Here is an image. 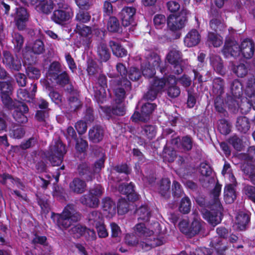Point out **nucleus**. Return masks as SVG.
Listing matches in <instances>:
<instances>
[{
    "label": "nucleus",
    "mask_w": 255,
    "mask_h": 255,
    "mask_svg": "<svg viewBox=\"0 0 255 255\" xmlns=\"http://www.w3.org/2000/svg\"><path fill=\"white\" fill-rule=\"evenodd\" d=\"M221 189V185H216L211 194L213 198L211 208L213 209L211 211H206L204 214L205 218L214 227L219 224L222 220L221 205L219 198Z\"/></svg>",
    "instance_id": "f257e3e1"
},
{
    "label": "nucleus",
    "mask_w": 255,
    "mask_h": 255,
    "mask_svg": "<svg viewBox=\"0 0 255 255\" xmlns=\"http://www.w3.org/2000/svg\"><path fill=\"white\" fill-rule=\"evenodd\" d=\"M57 224L61 229H66L73 223L80 220L81 215L77 212L75 205L70 204L67 205L61 214L56 215Z\"/></svg>",
    "instance_id": "f03ea898"
},
{
    "label": "nucleus",
    "mask_w": 255,
    "mask_h": 255,
    "mask_svg": "<svg viewBox=\"0 0 255 255\" xmlns=\"http://www.w3.org/2000/svg\"><path fill=\"white\" fill-rule=\"evenodd\" d=\"M66 152L65 146L62 141L55 139L45 153V155L53 166H59L61 164Z\"/></svg>",
    "instance_id": "7ed1b4c3"
},
{
    "label": "nucleus",
    "mask_w": 255,
    "mask_h": 255,
    "mask_svg": "<svg viewBox=\"0 0 255 255\" xmlns=\"http://www.w3.org/2000/svg\"><path fill=\"white\" fill-rule=\"evenodd\" d=\"M144 240L145 241L140 240L135 233L128 234L125 237L126 244L131 247H138L144 251H148L152 248L162 245V242L159 240H152V238Z\"/></svg>",
    "instance_id": "20e7f679"
},
{
    "label": "nucleus",
    "mask_w": 255,
    "mask_h": 255,
    "mask_svg": "<svg viewBox=\"0 0 255 255\" xmlns=\"http://www.w3.org/2000/svg\"><path fill=\"white\" fill-rule=\"evenodd\" d=\"M110 85L115 93V101L123 102L126 93L131 88V83L127 79H113L110 81Z\"/></svg>",
    "instance_id": "39448f33"
},
{
    "label": "nucleus",
    "mask_w": 255,
    "mask_h": 255,
    "mask_svg": "<svg viewBox=\"0 0 255 255\" xmlns=\"http://www.w3.org/2000/svg\"><path fill=\"white\" fill-rule=\"evenodd\" d=\"M166 59L173 66L175 74H180L183 70V61L181 51L176 47H171L166 55Z\"/></svg>",
    "instance_id": "423d86ee"
},
{
    "label": "nucleus",
    "mask_w": 255,
    "mask_h": 255,
    "mask_svg": "<svg viewBox=\"0 0 255 255\" xmlns=\"http://www.w3.org/2000/svg\"><path fill=\"white\" fill-rule=\"evenodd\" d=\"M5 107L8 110H14L13 117L18 123L24 124L28 121L26 114L28 113L29 109L25 104L15 100L11 104V106H5Z\"/></svg>",
    "instance_id": "0eeeda50"
},
{
    "label": "nucleus",
    "mask_w": 255,
    "mask_h": 255,
    "mask_svg": "<svg viewBox=\"0 0 255 255\" xmlns=\"http://www.w3.org/2000/svg\"><path fill=\"white\" fill-rule=\"evenodd\" d=\"M187 10L183 9L178 15H170L167 19L169 29L172 31H176L183 28L187 22Z\"/></svg>",
    "instance_id": "6e6552de"
},
{
    "label": "nucleus",
    "mask_w": 255,
    "mask_h": 255,
    "mask_svg": "<svg viewBox=\"0 0 255 255\" xmlns=\"http://www.w3.org/2000/svg\"><path fill=\"white\" fill-rule=\"evenodd\" d=\"M13 90L12 80L0 81V98L4 107L11 106V104L15 101L11 98Z\"/></svg>",
    "instance_id": "1a4fd4ad"
},
{
    "label": "nucleus",
    "mask_w": 255,
    "mask_h": 255,
    "mask_svg": "<svg viewBox=\"0 0 255 255\" xmlns=\"http://www.w3.org/2000/svg\"><path fill=\"white\" fill-rule=\"evenodd\" d=\"M156 105L153 103H146L141 107V113L135 112L131 119L134 122L138 121L146 122L149 120L150 116L155 109Z\"/></svg>",
    "instance_id": "9d476101"
},
{
    "label": "nucleus",
    "mask_w": 255,
    "mask_h": 255,
    "mask_svg": "<svg viewBox=\"0 0 255 255\" xmlns=\"http://www.w3.org/2000/svg\"><path fill=\"white\" fill-rule=\"evenodd\" d=\"M115 103L112 106V107H104L100 106L99 112L103 113L109 119L112 117V115H117L123 116L125 114V108L123 102L115 101Z\"/></svg>",
    "instance_id": "9b49d317"
},
{
    "label": "nucleus",
    "mask_w": 255,
    "mask_h": 255,
    "mask_svg": "<svg viewBox=\"0 0 255 255\" xmlns=\"http://www.w3.org/2000/svg\"><path fill=\"white\" fill-rule=\"evenodd\" d=\"M2 62L11 71H19L21 68L20 59L8 51H3Z\"/></svg>",
    "instance_id": "f8f14e48"
},
{
    "label": "nucleus",
    "mask_w": 255,
    "mask_h": 255,
    "mask_svg": "<svg viewBox=\"0 0 255 255\" xmlns=\"http://www.w3.org/2000/svg\"><path fill=\"white\" fill-rule=\"evenodd\" d=\"M181 232L189 238H192L198 234L201 229V224L197 220H194L189 225L186 222L183 221L179 224Z\"/></svg>",
    "instance_id": "ddd939ff"
},
{
    "label": "nucleus",
    "mask_w": 255,
    "mask_h": 255,
    "mask_svg": "<svg viewBox=\"0 0 255 255\" xmlns=\"http://www.w3.org/2000/svg\"><path fill=\"white\" fill-rule=\"evenodd\" d=\"M72 12L70 7L66 9H55L51 17L52 21L56 23L63 25L71 18Z\"/></svg>",
    "instance_id": "4468645a"
},
{
    "label": "nucleus",
    "mask_w": 255,
    "mask_h": 255,
    "mask_svg": "<svg viewBox=\"0 0 255 255\" xmlns=\"http://www.w3.org/2000/svg\"><path fill=\"white\" fill-rule=\"evenodd\" d=\"M223 53L226 57H237L240 54V47L238 43L231 37L226 38Z\"/></svg>",
    "instance_id": "2eb2a0df"
},
{
    "label": "nucleus",
    "mask_w": 255,
    "mask_h": 255,
    "mask_svg": "<svg viewBox=\"0 0 255 255\" xmlns=\"http://www.w3.org/2000/svg\"><path fill=\"white\" fill-rule=\"evenodd\" d=\"M199 171L203 176V177L200 179L202 186L208 187L209 185L214 181V178L212 176L213 173L212 168L208 164L203 162L199 166Z\"/></svg>",
    "instance_id": "dca6fc26"
},
{
    "label": "nucleus",
    "mask_w": 255,
    "mask_h": 255,
    "mask_svg": "<svg viewBox=\"0 0 255 255\" xmlns=\"http://www.w3.org/2000/svg\"><path fill=\"white\" fill-rule=\"evenodd\" d=\"M240 47V53L245 58L250 59L253 57L255 51V44L252 39H244L241 42Z\"/></svg>",
    "instance_id": "f3484780"
},
{
    "label": "nucleus",
    "mask_w": 255,
    "mask_h": 255,
    "mask_svg": "<svg viewBox=\"0 0 255 255\" xmlns=\"http://www.w3.org/2000/svg\"><path fill=\"white\" fill-rule=\"evenodd\" d=\"M171 143L184 152L191 150L193 147V140L189 135L183 136L181 139L176 137L171 140Z\"/></svg>",
    "instance_id": "a211bd4d"
},
{
    "label": "nucleus",
    "mask_w": 255,
    "mask_h": 255,
    "mask_svg": "<svg viewBox=\"0 0 255 255\" xmlns=\"http://www.w3.org/2000/svg\"><path fill=\"white\" fill-rule=\"evenodd\" d=\"M136 10L132 7H126L123 8L121 12L122 23L124 26L127 27L131 25L134 26V15Z\"/></svg>",
    "instance_id": "6ab92c4d"
},
{
    "label": "nucleus",
    "mask_w": 255,
    "mask_h": 255,
    "mask_svg": "<svg viewBox=\"0 0 255 255\" xmlns=\"http://www.w3.org/2000/svg\"><path fill=\"white\" fill-rule=\"evenodd\" d=\"M96 52L97 59L100 62H106L110 58V51L106 42L103 39L97 42Z\"/></svg>",
    "instance_id": "aec40b11"
},
{
    "label": "nucleus",
    "mask_w": 255,
    "mask_h": 255,
    "mask_svg": "<svg viewBox=\"0 0 255 255\" xmlns=\"http://www.w3.org/2000/svg\"><path fill=\"white\" fill-rule=\"evenodd\" d=\"M118 190L121 193L126 195L128 199L131 202H134L138 199V195L135 192L134 185L131 182L120 184Z\"/></svg>",
    "instance_id": "412c9836"
},
{
    "label": "nucleus",
    "mask_w": 255,
    "mask_h": 255,
    "mask_svg": "<svg viewBox=\"0 0 255 255\" xmlns=\"http://www.w3.org/2000/svg\"><path fill=\"white\" fill-rule=\"evenodd\" d=\"M144 58L145 62L143 63L161 70L160 65L161 61L157 53L152 51L146 50L144 53Z\"/></svg>",
    "instance_id": "4be33fe9"
},
{
    "label": "nucleus",
    "mask_w": 255,
    "mask_h": 255,
    "mask_svg": "<svg viewBox=\"0 0 255 255\" xmlns=\"http://www.w3.org/2000/svg\"><path fill=\"white\" fill-rule=\"evenodd\" d=\"M134 233L140 238V240L144 241V239L152 238V240H158L153 236V232L146 228L144 224H137L134 227Z\"/></svg>",
    "instance_id": "5701e85b"
},
{
    "label": "nucleus",
    "mask_w": 255,
    "mask_h": 255,
    "mask_svg": "<svg viewBox=\"0 0 255 255\" xmlns=\"http://www.w3.org/2000/svg\"><path fill=\"white\" fill-rule=\"evenodd\" d=\"M88 135L90 141L94 143H98L103 138L104 130L101 126L96 125L89 129Z\"/></svg>",
    "instance_id": "b1692460"
},
{
    "label": "nucleus",
    "mask_w": 255,
    "mask_h": 255,
    "mask_svg": "<svg viewBox=\"0 0 255 255\" xmlns=\"http://www.w3.org/2000/svg\"><path fill=\"white\" fill-rule=\"evenodd\" d=\"M201 40V36L195 29L190 30L184 38L185 44L188 47H193L197 45Z\"/></svg>",
    "instance_id": "393cba45"
},
{
    "label": "nucleus",
    "mask_w": 255,
    "mask_h": 255,
    "mask_svg": "<svg viewBox=\"0 0 255 255\" xmlns=\"http://www.w3.org/2000/svg\"><path fill=\"white\" fill-rule=\"evenodd\" d=\"M80 202L83 205L92 208L98 207L100 202L97 197H94L89 192L82 196L80 198Z\"/></svg>",
    "instance_id": "a878e982"
},
{
    "label": "nucleus",
    "mask_w": 255,
    "mask_h": 255,
    "mask_svg": "<svg viewBox=\"0 0 255 255\" xmlns=\"http://www.w3.org/2000/svg\"><path fill=\"white\" fill-rule=\"evenodd\" d=\"M250 70V65L248 63H240L237 65L233 64L232 71L239 78L246 77Z\"/></svg>",
    "instance_id": "bb28decb"
},
{
    "label": "nucleus",
    "mask_w": 255,
    "mask_h": 255,
    "mask_svg": "<svg viewBox=\"0 0 255 255\" xmlns=\"http://www.w3.org/2000/svg\"><path fill=\"white\" fill-rule=\"evenodd\" d=\"M69 188L70 190L75 193L82 194L86 190V184L84 180L79 178H75L70 183Z\"/></svg>",
    "instance_id": "cd10ccee"
},
{
    "label": "nucleus",
    "mask_w": 255,
    "mask_h": 255,
    "mask_svg": "<svg viewBox=\"0 0 255 255\" xmlns=\"http://www.w3.org/2000/svg\"><path fill=\"white\" fill-rule=\"evenodd\" d=\"M79 174L84 178L87 181H91L94 178V173L92 168L88 163H82L79 164L78 168Z\"/></svg>",
    "instance_id": "c85d7f7f"
},
{
    "label": "nucleus",
    "mask_w": 255,
    "mask_h": 255,
    "mask_svg": "<svg viewBox=\"0 0 255 255\" xmlns=\"http://www.w3.org/2000/svg\"><path fill=\"white\" fill-rule=\"evenodd\" d=\"M170 181L168 178L162 179L159 183L158 193L163 197L168 199L170 197Z\"/></svg>",
    "instance_id": "c756f323"
},
{
    "label": "nucleus",
    "mask_w": 255,
    "mask_h": 255,
    "mask_svg": "<svg viewBox=\"0 0 255 255\" xmlns=\"http://www.w3.org/2000/svg\"><path fill=\"white\" fill-rule=\"evenodd\" d=\"M89 225L96 226L100 225L103 221L101 213L98 211L90 212L87 217Z\"/></svg>",
    "instance_id": "7c9ffc66"
},
{
    "label": "nucleus",
    "mask_w": 255,
    "mask_h": 255,
    "mask_svg": "<svg viewBox=\"0 0 255 255\" xmlns=\"http://www.w3.org/2000/svg\"><path fill=\"white\" fill-rule=\"evenodd\" d=\"M230 89L233 96L241 98L243 94V87L239 80L236 79L231 81Z\"/></svg>",
    "instance_id": "2f4dec72"
},
{
    "label": "nucleus",
    "mask_w": 255,
    "mask_h": 255,
    "mask_svg": "<svg viewBox=\"0 0 255 255\" xmlns=\"http://www.w3.org/2000/svg\"><path fill=\"white\" fill-rule=\"evenodd\" d=\"M235 189L232 184L227 185L224 189V200L228 204L233 203L236 198Z\"/></svg>",
    "instance_id": "473e14b6"
},
{
    "label": "nucleus",
    "mask_w": 255,
    "mask_h": 255,
    "mask_svg": "<svg viewBox=\"0 0 255 255\" xmlns=\"http://www.w3.org/2000/svg\"><path fill=\"white\" fill-rule=\"evenodd\" d=\"M102 207L103 210L107 211L109 214H113L116 213V203L109 197H105L102 199Z\"/></svg>",
    "instance_id": "72a5a7b5"
},
{
    "label": "nucleus",
    "mask_w": 255,
    "mask_h": 255,
    "mask_svg": "<svg viewBox=\"0 0 255 255\" xmlns=\"http://www.w3.org/2000/svg\"><path fill=\"white\" fill-rule=\"evenodd\" d=\"M224 80L221 78L214 79L213 83V93L216 96H222L224 93Z\"/></svg>",
    "instance_id": "f704fd0d"
},
{
    "label": "nucleus",
    "mask_w": 255,
    "mask_h": 255,
    "mask_svg": "<svg viewBox=\"0 0 255 255\" xmlns=\"http://www.w3.org/2000/svg\"><path fill=\"white\" fill-rule=\"evenodd\" d=\"M237 129L243 133H246L250 128V124L248 119L245 117H240L237 118L236 124Z\"/></svg>",
    "instance_id": "c9c22d12"
},
{
    "label": "nucleus",
    "mask_w": 255,
    "mask_h": 255,
    "mask_svg": "<svg viewBox=\"0 0 255 255\" xmlns=\"http://www.w3.org/2000/svg\"><path fill=\"white\" fill-rule=\"evenodd\" d=\"M109 46L115 56L123 57L127 55V51L118 42L111 40L109 42Z\"/></svg>",
    "instance_id": "e433bc0d"
},
{
    "label": "nucleus",
    "mask_w": 255,
    "mask_h": 255,
    "mask_svg": "<svg viewBox=\"0 0 255 255\" xmlns=\"http://www.w3.org/2000/svg\"><path fill=\"white\" fill-rule=\"evenodd\" d=\"M242 170L244 173L245 178L255 184V166L252 164H246L243 165Z\"/></svg>",
    "instance_id": "4c0bfd02"
},
{
    "label": "nucleus",
    "mask_w": 255,
    "mask_h": 255,
    "mask_svg": "<svg viewBox=\"0 0 255 255\" xmlns=\"http://www.w3.org/2000/svg\"><path fill=\"white\" fill-rule=\"evenodd\" d=\"M61 73L62 72L60 64L58 62H53L50 65L47 73V78L52 81L53 79L57 77V75Z\"/></svg>",
    "instance_id": "58836bf2"
},
{
    "label": "nucleus",
    "mask_w": 255,
    "mask_h": 255,
    "mask_svg": "<svg viewBox=\"0 0 255 255\" xmlns=\"http://www.w3.org/2000/svg\"><path fill=\"white\" fill-rule=\"evenodd\" d=\"M236 220L239 229L240 230H244L250 222V217L249 214L241 212L237 216Z\"/></svg>",
    "instance_id": "ea45409f"
},
{
    "label": "nucleus",
    "mask_w": 255,
    "mask_h": 255,
    "mask_svg": "<svg viewBox=\"0 0 255 255\" xmlns=\"http://www.w3.org/2000/svg\"><path fill=\"white\" fill-rule=\"evenodd\" d=\"M241 98V97L237 98L228 95L226 100V103L229 109L235 111L239 108L241 109V105L242 103Z\"/></svg>",
    "instance_id": "a19ab883"
},
{
    "label": "nucleus",
    "mask_w": 255,
    "mask_h": 255,
    "mask_svg": "<svg viewBox=\"0 0 255 255\" xmlns=\"http://www.w3.org/2000/svg\"><path fill=\"white\" fill-rule=\"evenodd\" d=\"M107 28L111 32H118L121 27L119 20L115 16H110L107 24Z\"/></svg>",
    "instance_id": "79ce46f5"
},
{
    "label": "nucleus",
    "mask_w": 255,
    "mask_h": 255,
    "mask_svg": "<svg viewBox=\"0 0 255 255\" xmlns=\"http://www.w3.org/2000/svg\"><path fill=\"white\" fill-rule=\"evenodd\" d=\"M247 96L248 101L246 103L242 102L241 105V111L243 113H248L251 107L255 110V93Z\"/></svg>",
    "instance_id": "37998d69"
},
{
    "label": "nucleus",
    "mask_w": 255,
    "mask_h": 255,
    "mask_svg": "<svg viewBox=\"0 0 255 255\" xmlns=\"http://www.w3.org/2000/svg\"><path fill=\"white\" fill-rule=\"evenodd\" d=\"M91 18L90 13L83 9H80L77 13L75 16V20L79 24H83L87 23L90 21Z\"/></svg>",
    "instance_id": "c03bdc74"
},
{
    "label": "nucleus",
    "mask_w": 255,
    "mask_h": 255,
    "mask_svg": "<svg viewBox=\"0 0 255 255\" xmlns=\"http://www.w3.org/2000/svg\"><path fill=\"white\" fill-rule=\"evenodd\" d=\"M171 80L173 81V83L168 86L166 93L169 97L175 98L180 95L181 91L180 88L176 85L175 79L172 78Z\"/></svg>",
    "instance_id": "a18cd8bd"
},
{
    "label": "nucleus",
    "mask_w": 255,
    "mask_h": 255,
    "mask_svg": "<svg viewBox=\"0 0 255 255\" xmlns=\"http://www.w3.org/2000/svg\"><path fill=\"white\" fill-rule=\"evenodd\" d=\"M211 64L214 70L219 74L223 75L225 73L223 63L221 59L218 56H213L210 58Z\"/></svg>",
    "instance_id": "49530a36"
},
{
    "label": "nucleus",
    "mask_w": 255,
    "mask_h": 255,
    "mask_svg": "<svg viewBox=\"0 0 255 255\" xmlns=\"http://www.w3.org/2000/svg\"><path fill=\"white\" fill-rule=\"evenodd\" d=\"M17 97L19 100L30 103L32 102L34 94H30L26 89H19L17 91Z\"/></svg>",
    "instance_id": "de8ad7c7"
},
{
    "label": "nucleus",
    "mask_w": 255,
    "mask_h": 255,
    "mask_svg": "<svg viewBox=\"0 0 255 255\" xmlns=\"http://www.w3.org/2000/svg\"><path fill=\"white\" fill-rule=\"evenodd\" d=\"M141 133L145 136L148 139H153L156 135V130L153 125H144L141 127Z\"/></svg>",
    "instance_id": "09e8293b"
},
{
    "label": "nucleus",
    "mask_w": 255,
    "mask_h": 255,
    "mask_svg": "<svg viewBox=\"0 0 255 255\" xmlns=\"http://www.w3.org/2000/svg\"><path fill=\"white\" fill-rule=\"evenodd\" d=\"M136 214L139 217L138 219L144 222L148 221L150 216V212L146 205L140 206L136 210Z\"/></svg>",
    "instance_id": "8fccbe9b"
},
{
    "label": "nucleus",
    "mask_w": 255,
    "mask_h": 255,
    "mask_svg": "<svg viewBox=\"0 0 255 255\" xmlns=\"http://www.w3.org/2000/svg\"><path fill=\"white\" fill-rule=\"evenodd\" d=\"M94 97L96 101L100 107L101 104H103L106 101V93L105 88H94Z\"/></svg>",
    "instance_id": "3c124183"
},
{
    "label": "nucleus",
    "mask_w": 255,
    "mask_h": 255,
    "mask_svg": "<svg viewBox=\"0 0 255 255\" xmlns=\"http://www.w3.org/2000/svg\"><path fill=\"white\" fill-rule=\"evenodd\" d=\"M68 102L69 106V110L70 112H75L82 105L78 95H71L68 99Z\"/></svg>",
    "instance_id": "603ef678"
},
{
    "label": "nucleus",
    "mask_w": 255,
    "mask_h": 255,
    "mask_svg": "<svg viewBox=\"0 0 255 255\" xmlns=\"http://www.w3.org/2000/svg\"><path fill=\"white\" fill-rule=\"evenodd\" d=\"M36 9L38 11L44 14H49L53 9L52 0H46L45 1L40 4L39 5H37Z\"/></svg>",
    "instance_id": "864d4df0"
},
{
    "label": "nucleus",
    "mask_w": 255,
    "mask_h": 255,
    "mask_svg": "<svg viewBox=\"0 0 255 255\" xmlns=\"http://www.w3.org/2000/svg\"><path fill=\"white\" fill-rule=\"evenodd\" d=\"M191 202L189 198L185 196L182 198L179 206V211L184 214H188L191 210Z\"/></svg>",
    "instance_id": "5fc2aeb1"
},
{
    "label": "nucleus",
    "mask_w": 255,
    "mask_h": 255,
    "mask_svg": "<svg viewBox=\"0 0 255 255\" xmlns=\"http://www.w3.org/2000/svg\"><path fill=\"white\" fill-rule=\"evenodd\" d=\"M12 42L14 45L16 51L19 52L22 48L24 42L23 36L17 32H13L12 35Z\"/></svg>",
    "instance_id": "6e6d98bb"
},
{
    "label": "nucleus",
    "mask_w": 255,
    "mask_h": 255,
    "mask_svg": "<svg viewBox=\"0 0 255 255\" xmlns=\"http://www.w3.org/2000/svg\"><path fill=\"white\" fill-rule=\"evenodd\" d=\"M208 42L209 44H212L214 47H219L223 43L222 37L213 32H209L208 36Z\"/></svg>",
    "instance_id": "4d7b16f0"
},
{
    "label": "nucleus",
    "mask_w": 255,
    "mask_h": 255,
    "mask_svg": "<svg viewBox=\"0 0 255 255\" xmlns=\"http://www.w3.org/2000/svg\"><path fill=\"white\" fill-rule=\"evenodd\" d=\"M220 238L214 239L210 243L216 250L218 255H225L224 252L227 250L226 246L223 245Z\"/></svg>",
    "instance_id": "13d9d810"
},
{
    "label": "nucleus",
    "mask_w": 255,
    "mask_h": 255,
    "mask_svg": "<svg viewBox=\"0 0 255 255\" xmlns=\"http://www.w3.org/2000/svg\"><path fill=\"white\" fill-rule=\"evenodd\" d=\"M165 81L163 79L154 78L150 81L149 88L158 93L162 91L165 85Z\"/></svg>",
    "instance_id": "bf43d9fd"
},
{
    "label": "nucleus",
    "mask_w": 255,
    "mask_h": 255,
    "mask_svg": "<svg viewBox=\"0 0 255 255\" xmlns=\"http://www.w3.org/2000/svg\"><path fill=\"white\" fill-rule=\"evenodd\" d=\"M53 81L61 87H64L67 84H69L70 78L68 74L64 71L58 75L56 78H53Z\"/></svg>",
    "instance_id": "052dcab7"
},
{
    "label": "nucleus",
    "mask_w": 255,
    "mask_h": 255,
    "mask_svg": "<svg viewBox=\"0 0 255 255\" xmlns=\"http://www.w3.org/2000/svg\"><path fill=\"white\" fill-rule=\"evenodd\" d=\"M231 125L227 120H219L218 129L221 133L224 135L229 134L231 131Z\"/></svg>",
    "instance_id": "680f3d73"
},
{
    "label": "nucleus",
    "mask_w": 255,
    "mask_h": 255,
    "mask_svg": "<svg viewBox=\"0 0 255 255\" xmlns=\"http://www.w3.org/2000/svg\"><path fill=\"white\" fill-rule=\"evenodd\" d=\"M214 107L216 111L223 114L224 116L227 113L225 110V105L222 96H216L214 100Z\"/></svg>",
    "instance_id": "e2e57ef3"
},
{
    "label": "nucleus",
    "mask_w": 255,
    "mask_h": 255,
    "mask_svg": "<svg viewBox=\"0 0 255 255\" xmlns=\"http://www.w3.org/2000/svg\"><path fill=\"white\" fill-rule=\"evenodd\" d=\"M210 25L211 28L216 32H221L226 27L224 22L218 18L212 19L210 20Z\"/></svg>",
    "instance_id": "0e129e2a"
},
{
    "label": "nucleus",
    "mask_w": 255,
    "mask_h": 255,
    "mask_svg": "<svg viewBox=\"0 0 255 255\" xmlns=\"http://www.w3.org/2000/svg\"><path fill=\"white\" fill-rule=\"evenodd\" d=\"M25 133V131L23 127L15 126L10 130V134L14 138L20 139L24 136Z\"/></svg>",
    "instance_id": "69168bd1"
},
{
    "label": "nucleus",
    "mask_w": 255,
    "mask_h": 255,
    "mask_svg": "<svg viewBox=\"0 0 255 255\" xmlns=\"http://www.w3.org/2000/svg\"><path fill=\"white\" fill-rule=\"evenodd\" d=\"M245 93L247 96H251L255 93V77L252 76L248 79Z\"/></svg>",
    "instance_id": "338daca9"
},
{
    "label": "nucleus",
    "mask_w": 255,
    "mask_h": 255,
    "mask_svg": "<svg viewBox=\"0 0 255 255\" xmlns=\"http://www.w3.org/2000/svg\"><path fill=\"white\" fill-rule=\"evenodd\" d=\"M32 52L35 54H41L45 51V46L42 41L40 39L35 40L32 46Z\"/></svg>",
    "instance_id": "774afa93"
}]
</instances>
